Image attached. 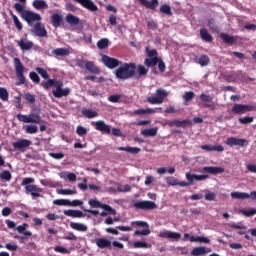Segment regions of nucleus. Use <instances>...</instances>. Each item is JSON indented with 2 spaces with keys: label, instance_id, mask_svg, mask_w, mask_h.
Returning <instances> with one entry per match:
<instances>
[{
  "label": "nucleus",
  "instance_id": "40",
  "mask_svg": "<svg viewBox=\"0 0 256 256\" xmlns=\"http://www.w3.org/2000/svg\"><path fill=\"white\" fill-rule=\"evenodd\" d=\"M203 193H206L204 199L206 201H215L217 199V194L215 192H211L209 190H203Z\"/></svg>",
  "mask_w": 256,
  "mask_h": 256
},
{
  "label": "nucleus",
  "instance_id": "14",
  "mask_svg": "<svg viewBox=\"0 0 256 256\" xmlns=\"http://www.w3.org/2000/svg\"><path fill=\"white\" fill-rule=\"evenodd\" d=\"M18 47H20L21 51H31L33 49V41L27 40V38H21L17 41Z\"/></svg>",
  "mask_w": 256,
  "mask_h": 256
},
{
  "label": "nucleus",
  "instance_id": "9",
  "mask_svg": "<svg viewBox=\"0 0 256 256\" xmlns=\"http://www.w3.org/2000/svg\"><path fill=\"white\" fill-rule=\"evenodd\" d=\"M71 93V90L69 88L63 89V81H59L56 84V90L52 91V94L56 99H61V97H67Z\"/></svg>",
  "mask_w": 256,
  "mask_h": 256
},
{
  "label": "nucleus",
  "instance_id": "42",
  "mask_svg": "<svg viewBox=\"0 0 256 256\" xmlns=\"http://www.w3.org/2000/svg\"><path fill=\"white\" fill-rule=\"evenodd\" d=\"M194 97H195V92L193 91L185 92L183 95L184 105H187L189 101H193Z\"/></svg>",
  "mask_w": 256,
  "mask_h": 256
},
{
  "label": "nucleus",
  "instance_id": "55",
  "mask_svg": "<svg viewBox=\"0 0 256 256\" xmlns=\"http://www.w3.org/2000/svg\"><path fill=\"white\" fill-rule=\"evenodd\" d=\"M31 183H35V179L26 177L22 180L21 185L23 187H31Z\"/></svg>",
  "mask_w": 256,
  "mask_h": 256
},
{
  "label": "nucleus",
  "instance_id": "30",
  "mask_svg": "<svg viewBox=\"0 0 256 256\" xmlns=\"http://www.w3.org/2000/svg\"><path fill=\"white\" fill-rule=\"evenodd\" d=\"M82 115L87 119H95V117H99V113L93 109H84L82 110Z\"/></svg>",
  "mask_w": 256,
  "mask_h": 256
},
{
  "label": "nucleus",
  "instance_id": "54",
  "mask_svg": "<svg viewBox=\"0 0 256 256\" xmlns=\"http://www.w3.org/2000/svg\"><path fill=\"white\" fill-rule=\"evenodd\" d=\"M53 203H54V205L69 207L68 199H56V200H54Z\"/></svg>",
  "mask_w": 256,
  "mask_h": 256
},
{
  "label": "nucleus",
  "instance_id": "58",
  "mask_svg": "<svg viewBox=\"0 0 256 256\" xmlns=\"http://www.w3.org/2000/svg\"><path fill=\"white\" fill-rule=\"evenodd\" d=\"M239 123H241L242 125H248V123H253V117H240L239 118Z\"/></svg>",
  "mask_w": 256,
  "mask_h": 256
},
{
  "label": "nucleus",
  "instance_id": "10",
  "mask_svg": "<svg viewBox=\"0 0 256 256\" xmlns=\"http://www.w3.org/2000/svg\"><path fill=\"white\" fill-rule=\"evenodd\" d=\"M92 125L95 127L96 131H100L106 135L111 134V126L107 125L103 120L92 122Z\"/></svg>",
  "mask_w": 256,
  "mask_h": 256
},
{
  "label": "nucleus",
  "instance_id": "35",
  "mask_svg": "<svg viewBox=\"0 0 256 256\" xmlns=\"http://www.w3.org/2000/svg\"><path fill=\"white\" fill-rule=\"evenodd\" d=\"M220 37L227 45H233V43H235V37L229 34L222 33Z\"/></svg>",
  "mask_w": 256,
  "mask_h": 256
},
{
  "label": "nucleus",
  "instance_id": "38",
  "mask_svg": "<svg viewBox=\"0 0 256 256\" xmlns=\"http://www.w3.org/2000/svg\"><path fill=\"white\" fill-rule=\"evenodd\" d=\"M159 63V58H146L144 65L146 67H155Z\"/></svg>",
  "mask_w": 256,
  "mask_h": 256
},
{
  "label": "nucleus",
  "instance_id": "16",
  "mask_svg": "<svg viewBox=\"0 0 256 256\" xmlns=\"http://www.w3.org/2000/svg\"><path fill=\"white\" fill-rule=\"evenodd\" d=\"M95 244L99 249H112V243L107 238H97Z\"/></svg>",
  "mask_w": 256,
  "mask_h": 256
},
{
  "label": "nucleus",
  "instance_id": "43",
  "mask_svg": "<svg viewBox=\"0 0 256 256\" xmlns=\"http://www.w3.org/2000/svg\"><path fill=\"white\" fill-rule=\"evenodd\" d=\"M97 47L100 50L107 49L109 47V39L102 38L97 42Z\"/></svg>",
  "mask_w": 256,
  "mask_h": 256
},
{
  "label": "nucleus",
  "instance_id": "41",
  "mask_svg": "<svg viewBox=\"0 0 256 256\" xmlns=\"http://www.w3.org/2000/svg\"><path fill=\"white\" fill-rule=\"evenodd\" d=\"M185 125H193V121L186 119V120H175L174 127H183L185 128Z\"/></svg>",
  "mask_w": 256,
  "mask_h": 256
},
{
  "label": "nucleus",
  "instance_id": "29",
  "mask_svg": "<svg viewBox=\"0 0 256 256\" xmlns=\"http://www.w3.org/2000/svg\"><path fill=\"white\" fill-rule=\"evenodd\" d=\"M34 9L41 11V9H49V5L44 0H34L32 3Z\"/></svg>",
  "mask_w": 256,
  "mask_h": 256
},
{
  "label": "nucleus",
  "instance_id": "34",
  "mask_svg": "<svg viewBox=\"0 0 256 256\" xmlns=\"http://www.w3.org/2000/svg\"><path fill=\"white\" fill-rule=\"evenodd\" d=\"M232 199H249V193L247 192H231Z\"/></svg>",
  "mask_w": 256,
  "mask_h": 256
},
{
  "label": "nucleus",
  "instance_id": "8",
  "mask_svg": "<svg viewBox=\"0 0 256 256\" xmlns=\"http://www.w3.org/2000/svg\"><path fill=\"white\" fill-rule=\"evenodd\" d=\"M102 63L108 69H116V67H119V65H123V62L107 55L102 56Z\"/></svg>",
  "mask_w": 256,
  "mask_h": 256
},
{
  "label": "nucleus",
  "instance_id": "13",
  "mask_svg": "<svg viewBox=\"0 0 256 256\" xmlns=\"http://www.w3.org/2000/svg\"><path fill=\"white\" fill-rule=\"evenodd\" d=\"M159 237H161L162 239H171L172 241H179V239H181V233L165 230L159 233Z\"/></svg>",
  "mask_w": 256,
  "mask_h": 256
},
{
  "label": "nucleus",
  "instance_id": "37",
  "mask_svg": "<svg viewBox=\"0 0 256 256\" xmlns=\"http://www.w3.org/2000/svg\"><path fill=\"white\" fill-rule=\"evenodd\" d=\"M207 253V249L205 247H196L191 251L192 256H202Z\"/></svg>",
  "mask_w": 256,
  "mask_h": 256
},
{
  "label": "nucleus",
  "instance_id": "53",
  "mask_svg": "<svg viewBox=\"0 0 256 256\" xmlns=\"http://www.w3.org/2000/svg\"><path fill=\"white\" fill-rule=\"evenodd\" d=\"M102 209H104V211H106L110 215H117V210L107 204H102Z\"/></svg>",
  "mask_w": 256,
  "mask_h": 256
},
{
  "label": "nucleus",
  "instance_id": "48",
  "mask_svg": "<svg viewBox=\"0 0 256 256\" xmlns=\"http://www.w3.org/2000/svg\"><path fill=\"white\" fill-rule=\"evenodd\" d=\"M134 249H147L149 248V244L146 242L136 241L133 245Z\"/></svg>",
  "mask_w": 256,
  "mask_h": 256
},
{
  "label": "nucleus",
  "instance_id": "49",
  "mask_svg": "<svg viewBox=\"0 0 256 256\" xmlns=\"http://www.w3.org/2000/svg\"><path fill=\"white\" fill-rule=\"evenodd\" d=\"M0 179H2V181H11V172H9V170H3L0 174Z\"/></svg>",
  "mask_w": 256,
  "mask_h": 256
},
{
  "label": "nucleus",
  "instance_id": "57",
  "mask_svg": "<svg viewBox=\"0 0 256 256\" xmlns=\"http://www.w3.org/2000/svg\"><path fill=\"white\" fill-rule=\"evenodd\" d=\"M29 77L33 83L39 84L41 83V78H39V75L36 74V72H30Z\"/></svg>",
  "mask_w": 256,
  "mask_h": 256
},
{
  "label": "nucleus",
  "instance_id": "59",
  "mask_svg": "<svg viewBox=\"0 0 256 256\" xmlns=\"http://www.w3.org/2000/svg\"><path fill=\"white\" fill-rule=\"evenodd\" d=\"M147 73H149V69L145 68L143 65H138V75H140V77L147 75Z\"/></svg>",
  "mask_w": 256,
  "mask_h": 256
},
{
  "label": "nucleus",
  "instance_id": "45",
  "mask_svg": "<svg viewBox=\"0 0 256 256\" xmlns=\"http://www.w3.org/2000/svg\"><path fill=\"white\" fill-rule=\"evenodd\" d=\"M146 53L148 59H159V53L155 49L149 50V48H146Z\"/></svg>",
  "mask_w": 256,
  "mask_h": 256
},
{
  "label": "nucleus",
  "instance_id": "3",
  "mask_svg": "<svg viewBox=\"0 0 256 256\" xmlns=\"http://www.w3.org/2000/svg\"><path fill=\"white\" fill-rule=\"evenodd\" d=\"M13 63L16 77L18 79V81L15 82V85L17 87L21 85H27V78H25V66L23 65V62H21V59L16 57L14 58Z\"/></svg>",
  "mask_w": 256,
  "mask_h": 256
},
{
  "label": "nucleus",
  "instance_id": "61",
  "mask_svg": "<svg viewBox=\"0 0 256 256\" xmlns=\"http://www.w3.org/2000/svg\"><path fill=\"white\" fill-rule=\"evenodd\" d=\"M24 99L28 102L31 103L33 105V103H35V95L31 94V93H25L24 94Z\"/></svg>",
  "mask_w": 256,
  "mask_h": 256
},
{
  "label": "nucleus",
  "instance_id": "24",
  "mask_svg": "<svg viewBox=\"0 0 256 256\" xmlns=\"http://www.w3.org/2000/svg\"><path fill=\"white\" fill-rule=\"evenodd\" d=\"M27 227H29V224L23 223L22 225L16 227V231L20 233V235H25V237H31V235L33 234L31 233V231L27 230Z\"/></svg>",
  "mask_w": 256,
  "mask_h": 256
},
{
  "label": "nucleus",
  "instance_id": "5",
  "mask_svg": "<svg viewBox=\"0 0 256 256\" xmlns=\"http://www.w3.org/2000/svg\"><path fill=\"white\" fill-rule=\"evenodd\" d=\"M16 119H18L20 123H35L36 125H40L43 121L39 113H30L29 115L17 114Z\"/></svg>",
  "mask_w": 256,
  "mask_h": 256
},
{
  "label": "nucleus",
  "instance_id": "56",
  "mask_svg": "<svg viewBox=\"0 0 256 256\" xmlns=\"http://www.w3.org/2000/svg\"><path fill=\"white\" fill-rule=\"evenodd\" d=\"M240 213L245 215V217H253V215H256V209L252 208L250 210H240Z\"/></svg>",
  "mask_w": 256,
  "mask_h": 256
},
{
  "label": "nucleus",
  "instance_id": "31",
  "mask_svg": "<svg viewBox=\"0 0 256 256\" xmlns=\"http://www.w3.org/2000/svg\"><path fill=\"white\" fill-rule=\"evenodd\" d=\"M66 22L69 25H79V23H81V19H79V17H77L73 14H67L66 15Z\"/></svg>",
  "mask_w": 256,
  "mask_h": 256
},
{
  "label": "nucleus",
  "instance_id": "19",
  "mask_svg": "<svg viewBox=\"0 0 256 256\" xmlns=\"http://www.w3.org/2000/svg\"><path fill=\"white\" fill-rule=\"evenodd\" d=\"M31 140L29 139H21L19 141H16L12 144V147L14 149H19L20 151H23V149H27V147H30Z\"/></svg>",
  "mask_w": 256,
  "mask_h": 256
},
{
  "label": "nucleus",
  "instance_id": "62",
  "mask_svg": "<svg viewBox=\"0 0 256 256\" xmlns=\"http://www.w3.org/2000/svg\"><path fill=\"white\" fill-rule=\"evenodd\" d=\"M186 179L189 183V185H193V183H195L196 181V174H191V173H186Z\"/></svg>",
  "mask_w": 256,
  "mask_h": 256
},
{
  "label": "nucleus",
  "instance_id": "26",
  "mask_svg": "<svg viewBox=\"0 0 256 256\" xmlns=\"http://www.w3.org/2000/svg\"><path fill=\"white\" fill-rule=\"evenodd\" d=\"M118 151H126L127 153H131L132 155H138V153H141V148L139 147H118Z\"/></svg>",
  "mask_w": 256,
  "mask_h": 256
},
{
  "label": "nucleus",
  "instance_id": "11",
  "mask_svg": "<svg viewBox=\"0 0 256 256\" xmlns=\"http://www.w3.org/2000/svg\"><path fill=\"white\" fill-rule=\"evenodd\" d=\"M247 143L246 139L243 138H236V137H229L225 141V145H228V147H245V144Z\"/></svg>",
  "mask_w": 256,
  "mask_h": 256
},
{
  "label": "nucleus",
  "instance_id": "64",
  "mask_svg": "<svg viewBox=\"0 0 256 256\" xmlns=\"http://www.w3.org/2000/svg\"><path fill=\"white\" fill-rule=\"evenodd\" d=\"M166 183L172 187H175L176 185H178V181L174 177H167Z\"/></svg>",
  "mask_w": 256,
  "mask_h": 256
},
{
  "label": "nucleus",
  "instance_id": "2",
  "mask_svg": "<svg viewBox=\"0 0 256 256\" xmlns=\"http://www.w3.org/2000/svg\"><path fill=\"white\" fill-rule=\"evenodd\" d=\"M120 65L121 66L115 70L116 79L127 81V79L135 77V70L137 69L135 63H123Z\"/></svg>",
  "mask_w": 256,
  "mask_h": 256
},
{
  "label": "nucleus",
  "instance_id": "15",
  "mask_svg": "<svg viewBox=\"0 0 256 256\" xmlns=\"http://www.w3.org/2000/svg\"><path fill=\"white\" fill-rule=\"evenodd\" d=\"M76 3H79L84 9H88V11L95 12L97 11V5L91 0H75Z\"/></svg>",
  "mask_w": 256,
  "mask_h": 256
},
{
  "label": "nucleus",
  "instance_id": "22",
  "mask_svg": "<svg viewBox=\"0 0 256 256\" xmlns=\"http://www.w3.org/2000/svg\"><path fill=\"white\" fill-rule=\"evenodd\" d=\"M50 21L55 29H59V27H61V23H63V15L54 13L50 17Z\"/></svg>",
  "mask_w": 256,
  "mask_h": 256
},
{
  "label": "nucleus",
  "instance_id": "21",
  "mask_svg": "<svg viewBox=\"0 0 256 256\" xmlns=\"http://www.w3.org/2000/svg\"><path fill=\"white\" fill-rule=\"evenodd\" d=\"M204 173H210V175H219L225 173V168L215 166H205L203 168Z\"/></svg>",
  "mask_w": 256,
  "mask_h": 256
},
{
  "label": "nucleus",
  "instance_id": "18",
  "mask_svg": "<svg viewBox=\"0 0 256 256\" xmlns=\"http://www.w3.org/2000/svg\"><path fill=\"white\" fill-rule=\"evenodd\" d=\"M200 149H202L203 151H216L217 153H223V151H225V147H223V145L218 144V145H209V144H205L200 146Z\"/></svg>",
  "mask_w": 256,
  "mask_h": 256
},
{
  "label": "nucleus",
  "instance_id": "17",
  "mask_svg": "<svg viewBox=\"0 0 256 256\" xmlns=\"http://www.w3.org/2000/svg\"><path fill=\"white\" fill-rule=\"evenodd\" d=\"M140 5H142V7H145L146 9H150L152 11H155V9H157V7H159V0H139Z\"/></svg>",
  "mask_w": 256,
  "mask_h": 256
},
{
  "label": "nucleus",
  "instance_id": "1",
  "mask_svg": "<svg viewBox=\"0 0 256 256\" xmlns=\"http://www.w3.org/2000/svg\"><path fill=\"white\" fill-rule=\"evenodd\" d=\"M14 9L21 14L22 19L26 21L29 27H33L35 23L32 33H34L36 37H47V29H45V25L41 23V15L31 10H26L25 5L21 3H15Z\"/></svg>",
  "mask_w": 256,
  "mask_h": 256
},
{
  "label": "nucleus",
  "instance_id": "6",
  "mask_svg": "<svg viewBox=\"0 0 256 256\" xmlns=\"http://www.w3.org/2000/svg\"><path fill=\"white\" fill-rule=\"evenodd\" d=\"M134 209H141L142 211H153V209H157V204L153 201L142 200L137 201L133 205Z\"/></svg>",
  "mask_w": 256,
  "mask_h": 256
},
{
  "label": "nucleus",
  "instance_id": "44",
  "mask_svg": "<svg viewBox=\"0 0 256 256\" xmlns=\"http://www.w3.org/2000/svg\"><path fill=\"white\" fill-rule=\"evenodd\" d=\"M88 205H90V207H94L95 209H102V207H103V203H101L97 199H90L88 201Z\"/></svg>",
  "mask_w": 256,
  "mask_h": 256
},
{
  "label": "nucleus",
  "instance_id": "46",
  "mask_svg": "<svg viewBox=\"0 0 256 256\" xmlns=\"http://www.w3.org/2000/svg\"><path fill=\"white\" fill-rule=\"evenodd\" d=\"M209 62H210V59H209V56H207V55H202L198 61L199 65H201V67H207V65H209Z\"/></svg>",
  "mask_w": 256,
  "mask_h": 256
},
{
  "label": "nucleus",
  "instance_id": "47",
  "mask_svg": "<svg viewBox=\"0 0 256 256\" xmlns=\"http://www.w3.org/2000/svg\"><path fill=\"white\" fill-rule=\"evenodd\" d=\"M39 131V128L35 125H27L25 128V133H28L29 135H33Z\"/></svg>",
  "mask_w": 256,
  "mask_h": 256
},
{
  "label": "nucleus",
  "instance_id": "39",
  "mask_svg": "<svg viewBox=\"0 0 256 256\" xmlns=\"http://www.w3.org/2000/svg\"><path fill=\"white\" fill-rule=\"evenodd\" d=\"M160 13L168 15V17H171L173 15V12L171 11V6H169V4H163L160 7Z\"/></svg>",
  "mask_w": 256,
  "mask_h": 256
},
{
  "label": "nucleus",
  "instance_id": "27",
  "mask_svg": "<svg viewBox=\"0 0 256 256\" xmlns=\"http://www.w3.org/2000/svg\"><path fill=\"white\" fill-rule=\"evenodd\" d=\"M157 131H159V128H157V127L150 128V129H144L141 131V135H143L144 137H156Z\"/></svg>",
  "mask_w": 256,
  "mask_h": 256
},
{
  "label": "nucleus",
  "instance_id": "12",
  "mask_svg": "<svg viewBox=\"0 0 256 256\" xmlns=\"http://www.w3.org/2000/svg\"><path fill=\"white\" fill-rule=\"evenodd\" d=\"M25 191L26 193H30L33 199H37L38 197H41V193H43V188L34 184V185L26 186Z\"/></svg>",
  "mask_w": 256,
  "mask_h": 256
},
{
  "label": "nucleus",
  "instance_id": "32",
  "mask_svg": "<svg viewBox=\"0 0 256 256\" xmlns=\"http://www.w3.org/2000/svg\"><path fill=\"white\" fill-rule=\"evenodd\" d=\"M70 227L71 229H74V231H80V232L87 231V226L79 222H71Z\"/></svg>",
  "mask_w": 256,
  "mask_h": 256
},
{
  "label": "nucleus",
  "instance_id": "36",
  "mask_svg": "<svg viewBox=\"0 0 256 256\" xmlns=\"http://www.w3.org/2000/svg\"><path fill=\"white\" fill-rule=\"evenodd\" d=\"M60 80H53L48 78L46 82L42 83L43 89H49L50 87H57V83H59Z\"/></svg>",
  "mask_w": 256,
  "mask_h": 256
},
{
  "label": "nucleus",
  "instance_id": "7",
  "mask_svg": "<svg viewBox=\"0 0 256 256\" xmlns=\"http://www.w3.org/2000/svg\"><path fill=\"white\" fill-rule=\"evenodd\" d=\"M249 111H255V106L245 104H234L232 107V113L235 115H243L249 113Z\"/></svg>",
  "mask_w": 256,
  "mask_h": 256
},
{
  "label": "nucleus",
  "instance_id": "20",
  "mask_svg": "<svg viewBox=\"0 0 256 256\" xmlns=\"http://www.w3.org/2000/svg\"><path fill=\"white\" fill-rule=\"evenodd\" d=\"M84 65H85V69L87 70V72L91 73L92 75H99L101 73L99 68L92 61L84 62Z\"/></svg>",
  "mask_w": 256,
  "mask_h": 256
},
{
  "label": "nucleus",
  "instance_id": "52",
  "mask_svg": "<svg viewBox=\"0 0 256 256\" xmlns=\"http://www.w3.org/2000/svg\"><path fill=\"white\" fill-rule=\"evenodd\" d=\"M35 70L41 75V77H43V79H49V73H47V70H45L44 68L36 67Z\"/></svg>",
  "mask_w": 256,
  "mask_h": 256
},
{
  "label": "nucleus",
  "instance_id": "33",
  "mask_svg": "<svg viewBox=\"0 0 256 256\" xmlns=\"http://www.w3.org/2000/svg\"><path fill=\"white\" fill-rule=\"evenodd\" d=\"M10 15H11V17L13 19V22H14V25H15L17 31H19V32L23 31V24L21 23V21L19 20L17 15H15L13 13V11H10Z\"/></svg>",
  "mask_w": 256,
  "mask_h": 256
},
{
  "label": "nucleus",
  "instance_id": "63",
  "mask_svg": "<svg viewBox=\"0 0 256 256\" xmlns=\"http://www.w3.org/2000/svg\"><path fill=\"white\" fill-rule=\"evenodd\" d=\"M54 251L56 253H62L63 255L69 253V250L67 248L63 247V246H56V247H54Z\"/></svg>",
  "mask_w": 256,
  "mask_h": 256
},
{
  "label": "nucleus",
  "instance_id": "23",
  "mask_svg": "<svg viewBox=\"0 0 256 256\" xmlns=\"http://www.w3.org/2000/svg\"><path fill=\"white\" fill-rule=\"evenodd\" d=\"M200 37L202 41H205L206 43H213V36L209 34V31L205 28L200 29Z\"/></svg>",
  "mask_w": 256,
  "mask_h": 256
},
{
  "label": "nucleus",
  "instance_id": "51",
  "mask_svg": "<svg viewBox=\"0 0 256 256\" xmlns=\"http://www.w3.org/2000/svg\"><path fill=\"white\" fill-rule=\"evenodd\" d=\"M0 99L2 101H9V92H7V89L0 88Z\"/></svg>",
  "mask_w": 256,
  "mask_h": 256
},
{
  "label": "nucleus",
  "instance_id": "4",
  "mask_svg": "<svg viewBox=\"0 0 256 256\" xmlns=\"http://www.w3.org/2000/svg\"><path fill=\"white\" fill-rule=\"evenodd\" d=\"M168 95V91L163 88H159L156 90V96H149L146 101L150 105H161V103L165 101V98L168 97Z\"/></svg>",
  "mask_w": 256,
  "mask_h": 256
},
{
  "label": "nucleus",
  "instance_id": "28",
  "mask_svg": "<svg viewBox=\"0 0 256 256\" xmlns=\"http://www.w3.org/2000/svg\"><path fill=\"white\" fill-rule=\"evenodd\" d=\"M64 215H66V217H73L78 219L83 217V213L81 212V210H65Z\"/></svg>",
  "mask_w": 256,
  "mask_h": 256
},
{
  "label": "nucleus",
  "instance_id": "60",
  "mask_svg": "<svg viewBox=\"0 0 256 256\" xmlns=\"http://www.w3.org/2000/svg\"><path fill=\"white\" fill-rule=\"evenodd\" d=\"M76 133H77V135H79V137H83V136L87 135V128H85L83 126H78L76 128Z\"/></svg>",
  "mask_w": 256,
  "mask_h": 256
},
{
  "label": "nucleus",
  "instance_id": "50",
  "mask_svg": "<svg viewBox=\"0 0 256 256\" xmlns=\"http://www.w3.org/2000/svg\"><path fill=\"white\" fill-rule=\"evenodd\" d=\"M200 100L203 103H212L213 102V96L202 93V94H200Z\"/></svg>",
  "mask_w": 256,
  "mask_h": 256
},
{
  "label": "nucleus",
  "instance_id": "25",
  "mask_svg": "<svg viewBox=\"0 0 256 256\" xmlns=\"http://www.w3.org/2000/svg\"><path fill=\"white\" fill-rule=\"evenodd\" d=\"M55 57H67L71 52L68 48H56L52 51Z\"/></svg>",
  "mask_w": 256,
  "mask_h": 256
}]
</instances>
